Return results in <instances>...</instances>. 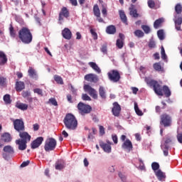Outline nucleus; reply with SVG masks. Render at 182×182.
<instances>
[{
  "mask_svg": "<svg viewBox=\"0 0 182 182\" xmlns=\"http://www.w3.org/2000/svg\"><path fill=\"white\" fill-rule=\"evenodd\" d=\"M122 148L124 150H126L128 153H130L133 150V144L129 139H127L122 145Z\"/></svg>",
  "mask_w": 182,
  "mask_h": 182,
  "instance_id": "nucleus-15",
  "label": "nucleus"
},
{
  "mask_svg": "<svg viewBox=\"0 0 182 182\" xmlns=\"http://www.w3.org/2000/svg\"><path fill=\"white\" fill-rule=\"evenodd\" d=\"M145 82L150 87H153V90L157 96H166V97H170L171 96V91L168 86L164 85L163 87L159 81L152 80L149 77L145 78Z\"/></svg>",
  "mask_w": 182,
  "mask_h": 182,
  "instance_id": "nucleus-1",
  "label": "nucleus"
},
{
  "mask_svg": "<svg viewBox=\"0 0 182 182\" xmlns=\"http://www.w3.org/2000/svg\"><path fill=\"white\" fill-rule=\"evenodd\" d=\"M176 137L178 143L182 144V132L178 133Z\"/></svg>",
  "mask_w": 182,
  "mask_h": 182,
  "instance_id": "nucleus-58",
  "label": "nucleus"
},
{
  "mask_svg": "<svg viewBox=\"0 0 182 182\" xmlns=\"http://www.w3.org/2000/svg\"><path fill=\"white\" fill-rule=\"evenodd\" d=\"M33 92L38 95V96H41V97L43 96V91L42 90V89L36 88L33 90Z\"/></svg>",
  "mask_w": 182,
  "mask_h": 182,
  "instance_id": "nucleus-48",
  "label": "nucleus"
},
{
  "mask_svg": "<svg viewBox=\"0 0 182 182\" xmlns=\"http://www.w3.org/2000/svg\"><path fill=\"white\" fill-rule=\"evenodd\" d=\"M153 68L157 72H161V65L160 64V63H154Z\"/></svg>",
  "mask_w": 182,
  "mask_h": 182,
  "instance_id": "nucleus-42",
  "label": "nucleus"
},
{
  "mask_svg": "<svg viewBox=\"0 0 182 182\" xmlns=\"http://www.w3.org/2000/svg\"><path fill=\"white\" fill-rule=\"evenodd\" d=\"M175 11L177 15L181 14L182 12V6L180 4H177L175 6Z\"/></svg>",
  "mask_w": 182,
  "mask_h": 182,
  "instance_id": "nucleus-39",
  "label": "nucleus"
},
{
  "mask_svg": "<svg viewBox=\"0 0 182 182\" xmlns=\"http://www.w3.org/2000/svg\"><path fill=\"white\" fill-rule=\"evenodd\" d=\"M163 22H164V18H163L156 19L154 23V28L155 29H159V28L161 26V24L163 23Z\"/></svg>",
  "mask_w": 182,
  "mask_h": 182,
  "instance_id": "nucleus-30",
  "label": "nucleus"
},
{
  "mask_svg": "<svg viewBox=\"0 0 182 182\" xmlns=\"http://www.w3.org/2000/svg\"><path fill=\"white\" fill-rule=\"evenodd\" d=\"M21 96L24 97V99H26L27 97H31V92L29 91H23L21 93Z\"/></svg>",
  "mask_w": 182,
  "mask_h": 182,
  "instance_id": "nucleus-51",
  "label": "nucleus"
},
{
  "mask_svg": "<svg viewBox=\"0 0 182 182\" xmlns=\"http://www.w3.org/2000/svg\"><path fill=\"white\" fill-rule=\"evenodd\" d=\"M155 176L157 177L159 181H163V180L166 179V173H164L161 170L159 169L155 171Z\"/></svg>",
  "mask_w": 182,
  "mask_h": 182,
  "instance_id": "nucleus-23",
  "label": "nucleus"
},
{
  "mask_svg": "<svg viewBox=\"0 0 182 182\" xmlns=\"http://www.w3.org/2000/svg\"><path fill=\"white\" fill-rule=\"evenodd\" d=\"M168 145H166V144H164L161 146V149L163 150L164 151V155L165 156H168Z\"/></svg>",
  "mask_w": 182,
  "mask_h": 182,
  "instance_id": "nucleus-38",
  "label": "nucleus"
},
{
  "mask_svg": "<svg viewBox=\"0 0 182 182\" xmlns=\"http://www.w3.org/2000/svg\"><path fill=\"white\" fill-rule=\"evenodd\" d=\"M112 140L114 144H117V142H118L117 135H112Z\"/></svg>",
  "mask_w": 182,
  "mask_h": 182,
  "instance_id": "nucleus-63",
  "label": "nucleus"
},
{
  "mask_svg": "<svg viewBox=\"0 0 182 182\" xmlns=\"http://www.w3.org/2000/svg\"><path fill=\"white\" fill-rule=\"evenodd\" d=\"M141 29L144 31V32L146 34H149L151 32L150 27L147 25H142Z\"/></svg>",
  "mask_w": 182,
  "mask_h": 182,
  "instance_id": "nucleus-43",
  "label": "nucleus"
},
{
  "mask_svg": "<svg viewBox=\"0 0 182 182\" xmlns=\"http://www.w3.org/2000/svg\"><path fill=\"white\" fill-rule=\"evenodd\" d=\"M42 143H43V137L42 136L37 137L36 139H35L31 142V149H38V147H39L41 144H42Z\"/></svg>",
  "mask_w": 182,
  "mask_h": 182,
  "instance_id": "nucleus-16",
  "label": "nucleus"
},
{
  "mask_svg": "<svg viewBox=\"0 0 182 182\" xmlns=\"http://www.w3.org/2000/svg\"><path fill=\"white\" fill-rule=\"evenodd\" d=\"M100 146L105 153H112V143L110 141H107V143L101 141Z\"/></svg>",
  "mask_w": 182,
  "mask_h": 182,
  "instance_id": "nucleus-12",
  "label": "nucleus"
},
{
  "mask_svg": "<svg viewBox=\"0 0 182 182\" xmlns=\"http://www.w3.org/2000/svg\"><path fill=\"white\" fill-rule=\"evenodd\" d=\"M63 123L68 130H76L77 127V119L72 114H67L65 115Z\"/></svg>",
  "mask_w": 182,
  "mask_h": 182,
  "instance_id": "nucleus-3",
  "label": "nucleus"
},
{
  "mask_svg": "<svg viewBox=\"0 0 182 182\" xmlns=\"http://www.w3.org/2000/svg\"><path fill=\"white\" fill-rule=\"evenodd\" d=\"M1 139L3 140L4 143H9L12 141V136H11V134L5 132L1 135Z\"/></svg>",
  "mask_w": 182,
  "mask_h": 182,
  "instance_id": "nucleus-22",
  "label": "nucleus"
},
{
  "mask_svg": "<svg viewBox=\"0 0 182 182\" xmlns=\"http://www.w3.org/2000/svg\"><path fill=\"white\" fill-rule=\"evenodd\" d=\"M62 36L64 39L70 41L72 39V31H70V29L65 28L62 31Z\"/></svg>",
  "mask_w": 182,
  "mask_h": 182,
  "instance_id": "nucleus-20",
  "label": "nucleus"
},
{
  "mask_svg": "<svg viewBox=\"0 0 182 182\" xmlns=\"http://www.w3.org/2000/svg\"><path fill=\"white\" fill-rule=\"evenodd\" d=\"M77 109L81 114H87L92 112V107L85 105L83 102L78 103Z\"/></svg>",
  "mask_w": 182,
  "mask_h": 182,
  "instance_id": "nucleus-9",
  "label": "nucleus"
},
{
  "mask_svg": "<svg viewBox=\"0 0 182 182\" xmlns=\"http://www.w3.org/2000/svg\"><path fill=\"white\" fill-rule=\"evenodd\" d=\"M29 161H23L21 165V167H26V166H29Z\"/></svg>",
  "mask_w": 182,
  "mask_h": 182,
  "instance_id": "nucleus-62",
  "label": "nucleus"
},
{
  "mask_svg": "<svg viewBox=\"0 0 182 182\" xmlns=\"http://www.w3.org/2000/svg\"><path fill=\"white\" fill-rule=\"evenodd\" d=\"M18 39L23 43L29 45L32 42V39H33L31 30L28 27L21 28L18 31Z\"/></svg>",
  "mask_w": 182,
  "mask_h": 182,
  "instance_id": "nucleus-2",
  "label": "nucleus"
},
{
  "mask_svg": "<svg viewBox=\"0 0 182 182\" xmlns=\"http://www.w3.org/2000/svg\"><path fill=\"white\" fill-rule=\"evenodd\" d=\"M134 110L138 116H143V112L139 109V106L136 103L134 104Z\"/></svg>",
  "mask_w": 182,
  "mask_h": 182,
  "instance_id": "nucleus-44",
  "label": "nucleus"
},
{
  "mask_svg": "<svg viewBox=\"0 0 182 182\" xmlns=\"http://www.w3.org/2000/svg\"><path fill=\"white\" fill-rule=\"evenodd\" d=\"M3 151H4V153H3L2 156L5 160H8L10 156H14V154H15V150L11 145L5 146L3 149Z\"/></svg>",
  "mask_w": 182,
  "mask_h": 182,
  "instance_id": "nucleus-8",
  "label": "nucleus"
},
{
  "mask_svg": "<svg viewBox=\"0 0 182 182\" xmlns=\"http://www.w3.org/2000/svg\"><path fill=\"white\" fill-rule=\"evenodd\" d=\"M28 142L25 141H22L21 139H16V144L18 146V150H21V151H23V150H26V147L28 146L26 145Z\"/></svg>",
  "mask_w": 182,
  "mask_h": 182,
  "instance_id": "nucleus-19",
  "label": "nucleus"
},
{
  "mask_svg": "<svg viewBox=\"0 0 182 182\" xmlns=\"http://www.w3.org/2000/svg\"><path fill=\"white\" fill-rule=\"evenodd\" d=\"M25 89V82L22 81H17L16 82V92H22Z\"/></svg>",
  "mask_w": 182,
  "mask_h": 182,
  "instance_id": "nucleus-24",
  "label": "nucleus"
},
{
  "mask_svg": "<svg viewBox=\"0 0 182 182\" xmlns=\"http://www.w3.org/2000/svg\"><path fill=\"white\" fill-rule=\"evenodd\" d=\"M28 76L32 79H38V74L33 68L29 67L28 70Z\"/></svg>",
  "mask_w": 182,
  "mask_h": 182,
  "instance_id": "nucleus-25",
  "label": "nucleus"
},
{
  "mask_svg": "<svg viewBox=\"0 0 182 182\" xmlns=\"http://www.w3.org/2000/svg\"><path fill=\"white\" fill-rule=\"evenodd\" d=\"M93 13L95 16H100V9H99V6L97 4L94 5Z\"/></svg>",
  "mask_w": 182,
  "mask_h": 182,
  "instance_id": "nucleus-35",
  "label": "nucleus"
},
{
  "mask_svg": "<svg viewBox=\"0 0 182 182\" xmlns=\"http://www.w3.org/2000/svg\"><path fill=\"white\" fill-rule=\"evenodd\" d=\"M82 100H87V101L92 100V98H90V97H89L87 94H82Z\"/></svg>",
  "mask_w": 182,
  "mask_h": 182,
  "instance_id": "nucleus-56",
  "label": "nucleus"
},
{
  "mask_svg": "<svg viewBox=\"0 0 182 182\" xmlns=\"http://www.w3.org/2000/svg\"><path fill=\"white\" fill-rule=\"evenodd\" d=\"M129 15L133 16V18H139V14H137V10L133 8H129Z\"/></svg>",
  "mask_w": 182,
  "mask_h": 182,
  "instance_id": "nucleus-36",
  "label": "nucleus"
},
{
  "mask_svg": "<svg viewBox=\"0 0 182 182\" xmlns=\"http://www.w3.org/2000/svg\"><path fill=\"white\" fill-rule=\"evenodd\" d=\"M112 112L114 116L117 117H119V116H120V112H122V107L120 106V105H119L118 102H115L113 103Z\"/></svg>",
  "mask_w": 182,
  "mask_h": 182,
  "instance_id": "nucleus-14",
  "label": "nucleus"
},
{
  "mask_svg": "<svg viewBox=\"0 0 182 182\" xmlns=\"http://www.w3.org/2000/svg\"><path fill=\"white\" fill-rule=\"evenodd\" d=\"M133 95H137V92H139V88L136 87H132V88Z\"/></svg>",
  "mask_w": 182,
  "mask_h": 182,
  "instance_id": "nucleus-60",
  "label": "nucleus"
},
{
  "mask_svg": "<svg viewBox=\"0 0 182 182\" xmlns=\"http://www.w3.org/2000/svg\"><path fill=\"white\" fill-rule=\"evenodd\" d=\"M102 14L105 16L107 15V9L106 7H105V6H102Z\"/></svg>",
  "mask_w": 182,
  "mask_h": 182,
  "instance_id": "nucleus-61",
  "label": "nucleus"
},
{
  "mask_svg": "<svg viewBox=\"0 0 182 182\" xmlns=\"http://www.w3.org/2000/svg\"><path fill=\"white\" fill-rule=\"evenodd\" d=\"M89 66L93 69L97 73H102V70H100V68H99V65L96 64L95 62H90L88 63Z\"/></svg>",
  "mask_w": 182,
  "mask_h": 182,
  "instance_id": "nucleus-26",
  "label": "nucleus"
},
{
  "mask_svg": "<svg viewBox=\"0 0 182 182\" xmlns=\"http://www.w3.org/2000/svg\"><path fill=\"white\" fill-rule=\"evenodd\" d=\"M65 161L60 160V161H58L55 163V170H63V168H65Z\"/></svg>",
  "mask_w": 182,
  "mask_h": 182,
  "instance_id": "nucleus-31",
  "label": "nucleus"
},
{
  "mask_svg": "<svg viewBox=\"0 0 182 182\" xmlns=\"http://www.w3.org/2000/svg\"><path fill=\"white\" fill-rule=\"evenodd\" d=\"M85 80L87 82H90L91 83H97L99 82V77L96 75V74L90 73L85 75Z\"/></svg>",
  "mask_w": 182,
  "mask_h": 182,
  "instance_id": "nucleus-13",
  "label": "nucleus"
},
{
  "mask_svg": "<svg viewBox=\"0 0 182 182\" xmlns=\"http://www.w3.org/2000/svg\"><path fill=\"white\" fill-rule=\"evenodd\" d=\"M83 89L85 92L88 93L92 99L97 100L98 95H97V91L95 90V88L92 87L90 85H85L83 87Z\"/></svg>",
  "mask_w": 182,
  "mask_h": 182,
  "instance_id": "nucleus-10",
  "label": "nucleus"
},
{
  "mask_svg": "<svg viewBox=\"0 0 182 182\" xmlns=\"http://www.w3.org/2000/svg\"><path fill=\"white\" fill-rule=\"evenodd\" d=\"M33 126L34 132H38V130H39V124H34Z\"/></svg>",
  "mask_w": 182,
  "mask_h": 182,
  "instance_id": "nucleus-64",
  "label": "nucleus"
},
{
  "mask_svg": "<svg viewBox=\"0 0 182 182\" xmlns=\"http://www.w3.org/2000/svg\"><path fill=\"white\" fill-rule=\"evenodd\" d=\"M139 163H141L139 166V169L145 170L146 167L144 166V163H143V160H141V159H139Z\"/></svg>",
  "mask_w": 182,
  "mask_h": 182,
  "instance_id": "nucleus-54",
  "label": "nucleus"
},
{
  "mask_svg": "<svg viewBox=\"0 0 182 182\" xmlns=\"http://www.w3.org/2000/svg\"><path fill=\"white\" fill-rule=\"evenodd\" d=\"M99 95H100V97L102 98L103 100L106 99V90L105 89V87L100 86Z\"/></svg>",
  "mask_w": 182,
  "mask_h": 182,
  "instance_id": "nucleus-33",
  "label": "nucleus"
},
{
  "mask_svg": "<svg viewBox=\"0 0 182 182\" xmlns=\"http://www.w3.org/2000/svg\"><path fill=\"white\" fill-rule=\"evenodd\" d=\"M44 149L46 151H52L54 149H56V139L50 138L46 140Z\"/></svg>",
  "mask_w": 182,
  "mask_h": 182,
  "instance_id": "nucleus-7",
  "label": "nucleus"
},
{
  "mask_svg": "<svg viewBox=\"0 0 182 182\" xmlns=\"http://www.w3.org/2000/svg\"><path fill=\"white\" fill-rule=\"evenodd\" d=\"M9 32H10V36H11V38H16V32H15V29L14 28V26H12V24L10 25Z\"/></svg>",
  "mask_w": 182,
  "mask_h": 182,
  "instance_id": "nucleus-40",
  "label": "nucleus"
},
{
  "mask_svg": "<svg viewBox=\"0 0 182 182\" xmlns=\"http://www.w3.org/2000/svg\"><path fill=\"white\" fill-rule=\"evenodd\" d=\"M151 167L154 171H157V170L159 171V169L160 168V165L157 162H154L151 164Z\"/></svg>",
  "mask_w": 182,
  "mask_h": 182,
  "instance_id": "nucleus-46",
  "label": "nucleus"
},
{
  "mask_svg": "<svg viewBox=\"0 0 182 182\" xmlns=\"http://www.w3.org/2000/svg\"><path fill=\"white\" fill-rule=\"evenodd\" d=\"M69 16H70V13H69V10H68V8L63 7L61 9V11L59 13L58 23L60 25H62V22H63V17L68 18Z\"/></svg>",
  "mask_w": 182,
  "mask_h": 182,
  "instance_id": "nucleus-11",
  "label": "nucleus"
},
{
  "mask_svg": "<svg viewBox=\"0 0 182 182\" xmlns=\"http://www.w3.org/2000/svg\"><path fill=\"white\" fill-rule=\"evenodd\" d=\"M18 133H19V137L21 138V139H18V140L26 141V143H28V141H31V136L27 132L23 131Z\"/></svg>",
  "mask_w": 182,
  "mask_h": 182,
  "instance_id": "nucleus-18",
  "label": "nucleus"
},
{
  "mask_svg": "<svg viewBox=\"0 0 182 182\" xmlns=\"http://www.w3.org/2000/svg\"><path fill=\"white\" fill-rule=\"evenodd\" d=\"M54 80L58 84V85H63V79L62 77L55 75H54Z\"/></svg>",
  "mask_w": 182,
  "mask_h": 182,
  "instance_id": "nucleus-37",
  "label": "nucleus"
},
{
  "mask_svg": "<svg viewBox=\"0 0 182 182\" xmlns=\"http://www.w3.org/2000/svg\"><path fill=\"white\" fill-rule=\"evenodd\" d=\"M16 107L20 110H28V104H23L22 102H16Z\"/></svg>",
  "mask_w": 182,
  "mask_h": 182,
  "instance_id": "nucleus-32",
  "label": "nucleus"
},
{
  "mask_svg": "<svg viewBox=\"0 0 182 182\" xmlns=\"http://www.w3.org/2000/svg\"><path fill=\"white\" fill-rule=\"evenodd\" d=\"M148 6H149L151 9L156 6V3L153 0L148 1Z\"/></svg>",
  "mask_w": 182,
  "mask_h": 182,
  "instance_id": "nucleus-53",
  "label": "nucleus"
},
{
  "mask_svg": "<svg viewBox=\"0 0 182 182\" xmlns=\"http://www.w3.org/2000/svg\"><path fill=\"white\" fill-rule=\"evenodd\" d=\"M101 52H102V53H104V55L107 54V44H103L101 47Z\"/></svg>",
  "mask_w": 182,
  "mask_h": 182,
  "instance_id": "nucleus-50",
  "label": "nucleus"
},
{
  "mask_svg": "<svg viewBox=\"0 0 182 182\" xmlns=\"http://www.w3.org/2000/svg\"><path fill=\"white\" fill-rule=\"evenodd\" d=\"M49 102L53 105V106H58V102L56 101V99L55 98H50Z\"/></svg>",
  "mask_w": 182,
  "mask_h": 182,
  "instance_id": "nucleus-55",
  "label": "nucleus"
},
{
  "mask_svg": "<svg viewBox=\"0 0 182 182\" xmlns=\"http://www.w3.org/2000/svg\"><path fill=\"white\" fill-rule=\"evenodd\" d=\"M116 46H117V48L119 49H122L123 48L124 46V43H123V39H117V43H116Z\"/></svg>",
  "mask_w": 182,
  "mask_h": 182,
  "instance_id": "nucleus-45",
  "label": "nucleus"
},
{
  "mask_svg": "<svg viewBox=\"0 0 182 182\" xmlns=\"http://www.w3.org/2000/svg\"><path fill=\"white\" fill-rule=\"evenodd\" d=\"M90 33L93 37V39L96 40L97 39V33H96V31H95V29L91 28L90 29Z\"/></svg>",
  "mask_w": 182,
  "mask_h": 182,
  "instance_id": "nucleus-52",
  "label": "nucleus"
},
{
  "mask_svg": "<svg viewBox=\"0 0 182 182\" xmlns=\"http://www.w3.org/2000/svg\"><path fill=\"white\" fill-rule=\"evenodd\" d=\"M106 32L108 35H114L116 32V26L113 25L108 26L106 28Z\"/></svg>",
  "mask_w": 182,
  "mask_h": 182,
  "instance_id": "nucleus-29",
  "label": "nucleus"
},
{
  "mask_svg": "<svg viewBox=\"0 0 182 182\" xmlns=\"http://www.w3.org/2000/svg\"><path fill=\"white\" fill-rule=\"evenodd\" d=\"M149 48L151 49L156 48V42H154V41H150L149 43Z\"/></svg>",
  "mask_w": 182,
  "mask_h": 182,
  "instance_id": "nucleus-57",
  "label": "nucleus"
},
{
  "mask_svg": "<svg viewBox=\"0 0 182 182\" xmlns=\"http://www.w3.org/2000/svg\"><path fill=\"white\" fill-rule=\"evenodd\" d=\"M99 128H100V134L101 136H103L105 134V127L103 126H102V125H100Z\"/></svg>",
  "mask_w": 182,
  "mask_h": 182,
  "instance_id": "nucleus-59",
  "label": "nucleus"
},
{
  "mask_svg": "<svg viewBox=\"0 0 182 182\" xmlns=\"http://www.w3.org/2000/svg\"><path fill=\"white\" fill-rule=\"evenodd\" d=\"M119 12L122 22H123V23H125V25H128L127 16H126V14H124V11L123 10H119Z\"/></svg>",
  "mask_w": 182,
  "mask_h": 182,
  "instance_id": "nucleus-27",
  "label": "nucleus"
},
{
  "mask_svg": "<svg viewBox=\"0 0 182 182\" xmlns=\"http://www.w3.org/2000/svg\"><path fill=\"white\" fill-rule=\"evenodd\" d=\"M158 37L159 38L160 41L164 40V31L163 30H159L157 31Z\"/></svg>",
  "mask_w": 182,
  "mask_h": 182,
  "instance_id": "nucleus-47",
  "label": "nucleus"
},
{
  "mask_svg": "<svg viewBox=\"0 0 182 182\" xmlns=\"http://www.w3.org/2000/svg\"><path fill=\"white\" fill-rule=\"evenodd\" d=\"M173 124V119L171 116L168 114H162L160 116V124L164 127H171V124Z\"/></svg>",
  "mask_w": 182,
  "mask_h": 182,
  "instance_id": "nucleus-4",
  "label": "nucleus"
},
{
  "mask_svg": "<svg viewBox=\"0 0 182 182\" xmlns=\"http://www.w3.org/2000/svg\"><path fill=\"white\" fill-rule=\"evenodd\" d=\"M161 58L164 60L167 59V55H166V50H164V47H161Z\"/></svg>",
  "mask_w": 182,
  "mask_h": 182,
  "instance_id": "nucleus-49",
  "label": "nucleus"
},
{
  "mask_svg": "<svg viewBox=\"0 0 182 182\" xmlns=\"http://www.w3.org/2000/svg\"><path fill=\"white\" fill-rule=\"evenodd\" d=\"M8 86V79L4 76H0V87L4 89V87H6Z\"/></svg>",
  "mask_w": 182,
  "mask_h": 182,
  "instance_id": "nucleus-28",
  "label": "nucleus"
},
{
  "mask_svg": "<svg viewBox=\"0 0 182 182\" xmlns=\"http://www.w3.org/2000/svg\"><path fill=\"white\" fill-rule=\"evenodd\" d=\"M107 76L109 80L112 82V83H118V82H120V79H122L120 72L117 70H111L107 73Z\"/></svg>",
  "mask_w": 182,
  "mask_h": 182,
  "instance_id": "nucleus-5",
  "label": "nucleus"
},
{
  "mask_svg": "<svg viewBox=\"0 0 182 182\" xmlns=\"http://www.w3.org/2000/svg\"><path fill=\"white\" fill-rule=\"evenodd\" d=\"M173 22L175 23L176 31H181L182 16L177 17V14H176L174 16Z\"/></svg>",
  "mask_w": 182,
  "mask_h": 182,
  "instance_id": "nucleus-17",
  "label": "nucleus"
},
{
  "mask_svg": "<svg viewBox=\"0 0 182 182\" xmlns=\"http://www.w3.org/2000/svg\"><path fill=\"white\" fill-rule=\"evenodd\" d=\"M8 63V57H6V54L4 53V51H0V65L4 66L6 65Z\"/></svg>",
  "mask_w": 182,
  "mask_h": 182,
  "instance_id": "nucleus-21",
  "label": "nucleus"
},
{
  "mask_svg": "<svg viewBox=\"0 0 182 182\" xmlns=\"http://www.w3.org/2000/svg\"><path fill=\"white\" fill-rule=\"evenodd\" d=\"M14 127L16 132L21 133V132H25V123L23 120L16 119L13 122Z\"/></svg>",
  "mask_w": 182,
  "mask_h": 182,
  "instance_id": "nucleus-6",
  "label": "nucleus"
},
{
  "mask_svg": "<svg viewBox=\"0 0 182 182\" xmlns=\"http://www.w3.org/2000/svg\"><path fill=\"white\" fill-rule=\"evenodd\" d=\"M3 100L5 102V105H11L12 103V100H11V95L6 94L4 96Z\"/></svg>",
  "mask_w": 182,
  "mask_h": 182,
  "instance_id": "nucleus-34",
  "label": "nucleus"
},
{
  "mask_svg": "<svg viewBox=\"0 0 182 182\" xmlns=\"http://www.w3.org/2000/svg\"><path fill=\"white\" fill-rule=\"evenodd\" d=\"M134 33L136 38H143V36H144V33H143L141 30H136Z\"/></svg>",
  "mask_w": 182,
  "mask_h": 182,
  "instance_id": "nucleus-41",
  "label": "nucleus"
}]
</instances>
